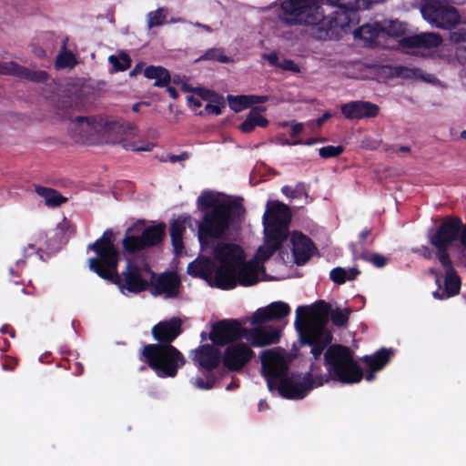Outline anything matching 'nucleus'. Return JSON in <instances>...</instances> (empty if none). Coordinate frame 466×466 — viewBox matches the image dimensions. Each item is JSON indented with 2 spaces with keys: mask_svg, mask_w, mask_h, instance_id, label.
<instances>
[{
  "mask_svg": "<svg viewBox=\"0 0 466 466\" xmlns=\"http://www.w3.org/2000/svg\"><path fill=\"white\" fill-rule=\"evenodd\" d=\"M201 212L198 235L202 252L188 264L187 273L208 281L211 287L232 289L237 285L251 286L258 280L259 261L268 259L287 238L291 213L279 201H268L263 215L265 242L255 259L246 260L244 250L237 244L219 242L210 247L209 240L229 239L241 228L245 215L242 198L218 191L204 190L197 198Z\"/></svg>",
  "mask_w": 466,
  "mask_h": 466,
  "instance_id": "1",
  "label": "nucleus"
},
{
  "mask_svg": "<svg viewBox=\"0 0 466 466\" xmlns=\"http://www.w3.org/2000/svg\"><path fill=\"white\" fill-rule=\"evenodd\" d=\"M113 240L114 233L107 229L101 238L88 245L87 249L96 254L88 259V266L92 271L100 278L116 284L125 296L145 290L149 282H152L150 292L154 296L174 298L178 295L180 280L176 273H163L153 281L154 273L147 264L127 259L126 269L118 274L119 254Z\"/></svg>",
  "mask_w": 466,
  "mask_h": 466,
  "instance_id": "2",
  "label": "nucleus"
},
{
  "mask_svg": "<svg viewBox=\"0 0 466 466\" xmlns=\"http://www.w3.org/2000/svg\"><path fill=\"white\" fill-rule=\"evenodd\" d=\"M360 0H284L279 19L288 25H311L319 38L339 35L354 24Z\"/></svg>",
  "mask_w": 466,
  "mask_h": 466,
  "instance_id": "3",
  "label": "nucleus"
},
{
  "mask_svg": "<svg viewBox=\"0 0 466 466\" xmlns=\"http://www.w3.org/2000/svg\"><path fill=\"white\" fill-rule=\"evenodd\" d=\"M430 243L436 249V256L444 268V277L435 274L438 289L432 292L437 299H447L459 294L461 279L456 273L451 255L457 265L466 267V226L457 218H445L435 231L428 234Z\"/></svg>",
  "mask_w": 466,
  "mask_h": 466,
  "instance_id": "4",
  "label": "nucleus"
},
{
  "mask_svg": "<svg viewBox=\"0 0 466 466\" xmlns=\"http://www.w3.org/2000/svg\"><path fill=\"white\" fill-rule=\"evenodd\" d=\"M261 372L269 391L277 390L286 399H303L312 389L328 381L320 366L312 363L308 373L289 374V359L284 350L273 348L260 353Z\"/></svg>",
  "mask_w": 466,
  "mask_h": 466,
  "instance_id": "5",
  "label": "nucleus"
},
{
  "mask_svg": "<svg viewBox=\"0 0 466 466\" xmlns=\"http://www.w3.org/2000/svg\"><path fill=\"white\" fill-rule=\"evenodd\" d=\"M181 333V320L172 318L154 326L152 334L162 344H148L143 348L141 360L159 378H174L186 363L182 353L170 343Z\"/></svg>",
  "mask_w": 466,
  "mask_h": 466,
  "instance_id": "6",
  "label": "nucleus"
},
{
  "mask_svg": "<svg viewBox=\"0 0 466 466\" xmlns=\"http://www.w3.org/2000/svg\"><path fill=\"white\" fill-rule=\"evenodd\" d=\"M392 356V350L385 348L372 355L364 356L362 360L369 368L364 375L365 380L369 382L372 381L375 379L374 373L381 370ZM324 357L328 376L331 380L345 384H352L360 382L363 378V372L353 360V353L349 348L341 345H332L326 350Z\"/></svg>",
  "mask_w": 466,
  "mask_h": 466,
  "instance_id": "7",
  "label": "nucleus"
},
{
  "mask_svg": "<svg viewBox=\"0 0 466 466\" xmlns=\"http://www.w3.org/2000/svg\"><path fill=\"white\" fill-rule=\"evenodd\" d=\"M281 329L265 325L251 329L243 328L237 320H221L213 325L209 339L216 345H229L245 339L253 347H265L279 342Z\"/></svg>",
  "mask_w": 466,
  "mask_h": 466,
  "instance_id": "8",
  "label": "nucleus"
},
{
  "mask_svg": "<svg viewBox=\"0 0 466 466\" xmlns=\"http://www.w3.org/2000/svg\"><path fill=\"white\" fill-rule=\"evenodd\" d=\"M326 323L325 319L312 317L307 307L299 306L296 309L295 329L301 343L310 347V353L315 360L320 357L332 339Z\"/></svg>",
  "mask_w": 466,
  "mask_h": 466,
  "instance_id": "9",
  "label": "nucleus"
},
{
  "mask_svg": "<svg viewBox=\"0 0 466 466\" xmlns=\"http://www.w3.org/2000/svg\"><path fill=\"white\" fill-rule=\"evenodd\" d=\"M70 136L79 143L109 144L117 127L100 116H76L68 125Z\"/></svg>",
  "mask_w": 466,
  "mask_h": 466,
  "instance_id": "10",
  "label": "nucleus"
},
{
  "mask_svg": "<svg viewBox=\"0 0 466 466\" xmlns=\"http://www.w3.org/2000/svg\"><path fill=\"white\" fill-rule=\"evenodd\" d=\"M420 11L431 26L440 29L451 30L461 21L459 11L445 0H420Z\"/></svg>",
  "mask_w": 466,
  "mask_h": 466,
  "instance_id": "11",
  "label": "nucleus"
},
{
  "mask_svg": "<svg viewBox=\"0 0 466 466\" xmlns=\"http://www.w3.org/2000/svg\"><path fill=\"white\" fill-rule=\"evenodd\" d=\"M165 236L162 224L146 227L141 220L128 228L122 244L128 252H136L158 245Z\"/></svg>",
  "mask_w": 466,
  "mask_h": 466,
  "instance_id": "12",
  "label": "nucleus"
},
{
  "mask_svg": "<svg viewBox=\"0 0 466 466\" xmlns=\"http://www.w3.org/2000/svg\"><path fill=\"white\" fill-rule=\"evenodd\" d=\"M190 358L196 366L207 372L205 379L198 377L191 380V383L199 390L212 389L216 379L210 371L223 362L221 351L214 345L205 344L192 350Z\"/></svg>",
  "mask_w": 466,
  "mask_h": 466,
  "instance_id": "13",
  "label": "nucleus"
},
{
  "mask_svg": "<svg viewBox=\"0 0 466 466\" xmlns=\"http://www.w3.org/2000/svg\"><path fill=\"white\" fill-rule=\"evenodd\" d=\"M442 44V38L438 33H421L403 37L399 41L400 48L410 55L431 56Z\"/></svg>",
  "mask_w": 466,
  "mask_h": 466,
  "instance_id": "14",
  "label": "nucleus"
},
{
  "mask_svg": "<svg viewBox=\"0 0 466 466\" xmlns=\"http://www.w3.org/2000/svg\"><path fill=\"white\" fill-rule=\"evenodd\" d=\"M254 356L251 348L241 341L227 346L223 357V364L228 370H240Z\"/></svg>",
  "mask_w": 466,
  "mask_h": 466,
  "instance_id": "15",
  "label": "nucleus"
},
{
  "mask_svg": "<svg viewBox=\"0 0 466 466\" xmlns=\"http://www.w3.org/2000/svg\"><path fill=\"white\" fill-rule=\"evenodd\" d=\"M383 34L380 22L367 23L354 31V38L363 46L394 47L393 45L384 42Z\"/></svg>",
  "mask_w": 466,
  "mask_h": 466,
  "instance_id": "16",
  "label": "nucleus"
},
{
  "mask_svg": "<svg viewBox=\"0 0 466 466\" xmlns=\"http://www.w3.org/2000/svg\"><path fill=\"white\" fill-rule=\"evenodd\" d=\"M291 309L284 301H274L266 307L258 309L249 318L252 325H259L268 321H281L289 315Z\"/></svg>",
  "mask_w": 466,
  "mask_h": 466,
  "instance_id": "17",
  "label": "nucleus"
},
{
  "mask_svg": "<svg viewBox=\"0 0 466 466\" xmlns=\"http://www.w3.org/2000/svg\"><path fill=\"white\" fill-rule=\"evenodd\" d=\"M112 125L117 127V131L111 133L112 137L116 138L115 141H109V144H121L127 150L131 151H150L153 145L146 143L144 145H137L135 142H129L130 138H135L139 136V130L135 125L121 126L116 122H111Z\"/></svg>",
  "mask_w": 466,
  "mask_h": 466,
  "instance_id": "18",
  "label": "nucleus"
},
{
  "mask_svg": "<svg viewBox=\"0 0 466 466\" xmlns=\"http://www.w3.org/2000/svg\"><path fill=\"white\" fill-rule=\"evenodd\" d=\"M289 241L294 262L297 265L305 264L315 251L313 242L306 235L298 231L291 234Z\"/></svg>",
  "mask_w": 466,
  "mask_h": 466,
  "instance_id": "19",
  "label": "nucleus"
},
{
  "mask_svg": "<svg viewBox=\"0 0 466 466\" xmlns=\"http://www.w3.org/2000/svg\"><path fill=\"white\" fill-rule=\"evenodd\" d=\"M0 75L13 76L20 79L38 83L45 82L47 79V74L45 71H31L13 61L0 62Z\"/></svg>",
  "mask_w": 466,
  "mask_h": 466,
  "instance_id": "20",
  "label": "nucleus"
},
{
  "mask_svg": "<svg viewBox=\"0 0 466 466\" xmlns=\"http://www.w3.org/2000/svg\"><path fill=\"white\" fill-rule=\"evenodd\" d=\"M341 112L348 119H360L377 116L379 107L370 102L352 101L342 105Z\"/></svg>",
  "mask_w": 466,
  "mask_h": 466,
  "instance_id": "21",
  "label": "nucleus"
},
{
  "mask_svg": "<svg viewBox=\"0 0 466 466\" xmlns=\"http://www.w3.org/2000/svg\"><path fill=\"white\" fill-rule=\"evenodd\" d=\"M230 108L235 112H240L254 104H262L268 101L266 96L255 95H241L232 96L228 95L227 97Z\"/></svg>",
  "mask_w": 466,
  "mask_h": 466,
  "instance_id": "22",
  "label": "nucleus"
},
{
  "mask_svg": "<svg viewBox=\"0 0 466 466\" xmlns=\"http://www.w3.org/2000/svg\"><path fill=\"white\" fill-rule=\"evenodd\" d=\"M264 110L265 107L262 106L251 109L245 121L240 125V130L244 133H249L252 132L256 127H267L268 121L261 115V112Z\"/></svg>",
  "mask_w": 466,
  "mask_h": 466,
  "instance_id": "23",
  "label": "nucleus"
},
{
  "mask_svg": "<svg viewBox=\"0 0 466 466\" xmlns=\"http://www.w3.org/2000/svg\"><path fill=\"white\" fill-rule=\"evenodd\" d=\"M212 91L198 88L191 95L187 96V105L196 114L204 115V110H201V107H205V104H207L208 99H212Z\"/></svg>",
  "mask_w": 466,
  "mask_h": 466,
  "instance_id": "24",
  "label": "nucleus"
},
{
  "mask_svg": "<svg viewBox=\"0 0 466 466\" xmlns=\"http://www.w3.org/2000/svg\"><path fill=\"white\" fill-rule=\"evenodd\" d=\"M380 24L383 30V38L386 43H388V39L390 37L402 35L407 29V24L399 20H383Z\"/></svg>",
  "mask_w": 466,
  "mask_h": 466,
  "instance_id": "25",
  "label": "nucleus"
},
{
  "mask_svg": "<svg viewBox=\"0 0 466 466\" xmlns=\"http://www.w3.org/2000/svg\"><path fill=\"white\" fill-rule=\"evenodd\" d=\"M144 75L148 79H154V86L159 87L167 86L170 81L168 71L161 66H147L144 71Z\"/></svg>",
  "mask_w": 466,
  "mask_h": 466,
  "instance_id": "26",
  "label": "nucleus"
},
{
  "mask_svg": "<svg viewBox=\"0 0 466 466\" xmlns=\"http://www.w3.org/2000/svg\"><path fill=\"white\" fill-rule=\"evenodd\" d=\"M35 192L38 196L44 198L46 205L48 207H58L67 200L66 198L63 197L56 190L52 188L36 187Z\"/></svg>",
  "mask_w": 466,
  "mask_h": 466,
  "instance_id": "27",
  "label": "nucleus"
},
{
  "mask_svg": "<svg viewBox=\"0 0 466 466\" xmlns=\"http://www.w3.org/2000/svg\"><path fill=\"white\" fill-rule=\"evenodd\" d=\"M185 229V221L181 219L174 220L170 225V237L176 253H180L182 250V237Z\"/></svg>",
  "mask_w": 466,
  "mask_h": 466,
  "instance_id": "28",
  "label": "nucleus"
},
{
  "mask_svg": "<svg viewBox=\"0 0 466 466\" xmlns=\"http://www.w3.org/2000/svg\"><path fill=\"white\" fill-rule=\"evenodd\" d=\"M360 271L356 268H343L340 267L333 268L329 277L337 284H343L347 280H353L358 275Z\"/></svg>",
  "mask_w": 466,
  "mask_h": 466,
  "instance_id": "29",
  "label": "nucleus"
},
{
  "mask_svg": "<svg viewBox=\"0 0 466 466\" xmlns=\"http://www.w3.org/2000/svg\"><path fill=\"white\" fill-rule=\"evenodd\" d=\"M398 73L405 78L422 79L428 83H434L437 81L434 76L431 74L424 75L422 70L418 67L402 66L399 68Z\"/></svg>",
  "mask_w": 466,
  "mask_h": 466,
  "instance_id": "30",
  "label": "nucleus"
},
{
  "mask_svg": "<svg viewBox=\"0 0 466 466\" xmlns=\"http://www.w3.org/2000/svg\"><path fill=\"white\" fill-rule=\"evenodd\" d=\"M225 106L224 99L221 96L213 92L212 99H208L205 104L204 115L218 116L221 114L222 107Z\"/></svg>",
  "mask_w": 466,
  "mask_h": 466,
  "instance_id": "31",
  "label": "nucleus"
},
{
  "mask_svg": "<svg viewBox=\"0 0 466 466\" xmlns=\"http://www.w3.org/2000/svg\"><path fill=\"white\" fill-rule=\"evenodd\" d=\"M76 64L75 55L66 49V45L63 46L61 53L57 56L56 60V66L60 68H72Z\"/></svg>",
  "mask_w": 466,
  "mask_h": 466,
  "instance_id": "32",
  "label": "nucleus"
},
{
  "mask_svg": "<svg viewBox=\"0 0 466 466\" xmlns=\"http://www.w3.org/2000/svg\"><path fill=\"white\" fill-rule=\"evenodd\" d=\"M108 61L116 71H125L131 66L129 56L124 52L110 56Z\"/></svg>",
  "mask_w": 466,
  "mask_h": 466,
  "instance_id": "33",
  "label": "nucleus"
},
{
  "mask_svg": "<svg viewBox=\"0 0 466 466\" xmlns=\"http://www.w3.org/2000/svg\"><path fill=\"white\" fill-rule=\"evenodd\" d=\"M166 19L165 10L163 8H158L155 11H151L147 15V27L149 29L160 26L164 24Z\"/></svg>",
  "mask_w": 466,
  "mask_h": 466,
  "instance_id": "34",
  "label": "nucleus"
},
{
  "mask_svg": "<svg viewBox=\"0 0 466 466\" xmlns=\"http://www.w3.org/2000/svg\"><path fill=\"white\" fill-rule=\"evenodd\" d=\"M350 310L347 309H336L331 311L330 319L334 325L343 327L347 324L350 316Z\"/></svg>",
  "mask_w": 466,
  "mask_h": 466,
  "instance_id": "35",
  "label": "nucleus"
},
{
  "mask_svg": "<svg viewBox=\"0 0 466 466\" xmlns=\"http://www.w3.org/2000/svg\"><path fill=\"white\" fill-rule=\"evenodd\" d=\"M202 59L216 60L221 63L230 62V58L227 56L221 49L211 48L208 50L202 56Z\"/></svg>",
  "mask_w": 466,
  "mask_h": 466,
  "instance_id": "36",
  "label": "nucleus"
},
{
  "mask_svg": "<svg viewBox=\"0 0 466 466\" xmlns=\"http://www.w3.org/2000/svg\"><path fill=\"white\" fill-rule=\"evenodd\" d=\"M343 151L340 146H326L319 149V154L324 158L334 157L340 155Z\"/></svg>",
  "mask_w": 466,
  "mask_h": 466,
  "instance_id": "37",
  "label": "nucleus"
},
{
  "mask_svg": "<svg viewBox=\"0 0 466 466\" xmlns=\"http://www.w3.org/2000/svg\"><path fill=\"white\" fill-rule=\"evenodd\" d=\"M360 258L370 261L378 268L384 267L387 263V258L380 254H371L370 256H360Z\"/></svg>",
  "mask_w": 466,
  "mask_h": 466,
  "instance_id": "38",
  "label": "nucleus"
},
{
  "mask_svg": "<svg viewBox=\"0 0 466 466\" xmlns=\"http://www.w3.org/2000/svg\"><path fill=\"white\" fill-rule=\"evenodd\" d=\"M450 40L454 44H461L466 42V29L460 28L456 31H453L450 35Z\"/></svg>",
  "mask_w": 466,
  "mask_h": 466,
  "instance_id": "39",
  "label": "nucleus"
},
{
  "mask_svg": "<svg viewBox=\"0 0 466 466\" xmlns=\"http://www.w3.org/2000/svg\"><path fill=\"white\" fill-rule=\"evenodd\" d=\"M278 68L294 73H299L300 71L299 67L292 60L289 59H284L280 61Z\"/></svg>",
  "mask_w": 466,
  "mask_h": 466,
  "instance_id": "40",
  "label": "nucleus"
},
{
  "mask_svg": "<svg viewBox=\"0 0 466 466\" xmlns=\"http://www.w3.org/2000/svg\"><path fill=\"white\" fill-rule=\"evenodd\" d=\"M331 116V114L329 112H325L322 116L318 118L317 120L309 121L307 123V126L310 127L312 130H315L317 128H319L323 123L329 119Z\"/></svg>",
  "mask_w": 466,
  "mask_h": 466,
  "instance_id": "41",
  "label": "nucleus"
},
{
  "mask_svg": "<svg viewBox=\"0 0 466 466\" xmlns=\"http://www.w3.org/2000/svg\"><path fill=\"white\" fill-rule=\"evenodd\" d=\"M277 139L281 146H295L304 144L301 139H293L292 141H289V139L285 138L283 135H279ZM312 143L313 142L309 141L306 142L305 144L311 145Z\"/></svg>",
  "mask_w": 466,
  "mask_h": 466,
  "instance_id": "42",
  "label": "nucleus"
},
{
  "mask_svg": "<svg viewBox=\"0 0 466 466\" xmlns=\"http://www.w3.org/2000/svg\"><path fill=\"white\" fill-rule=\"evenodd\" d=\"M262 59L267 60L270 66L277 67V68L279 67V63H280V61L279 59V56L276 52H271L269 54H263Z\"/></svg>",
  "mask_w": 466,
  "mask_h": 466,
  "instance_id": "43",
  "label": "nucleus"
},
{
  "mask_svg": "<svg viewBox=\"0 0 466 466\" xmlns=\"http://www.w3.org/2000/svg\"><path fill=\"white\" fill-rule=\"evenodd\" d=\"M305 125L303 123L299 122H291L290 124V137L293 139H297V136L302 133L304 130Z\"/></svg>",
  "mask_w": 466,
  "mask_h": 466,
  "instance_id": "44",
  "label": "nucleus"
},
{
  "mask_svg": "<svg viewBox=\"0 0 466 466\" xmlns=\"http://www.w3.org/2000/svg\"><path fill=\"white\" fill-rule=\"evenodd\" d=\"M25 266V259H19L15 262V268H10L9 269V272H10V275L12 276H15V277H18L19 276V271L21 269H23Z\"/></svg>",
  "mask_w": 466,
  "mask_h": 466,
  "instance_id": "45",
  "label": "nucleus"
},
{
  "mask_svg": "<svg viewBox=\"0 0 466 466\" xmlns=\"http://www.w3.org/2000/svg\"><path fill=\"white\" fill-rule=\"evenodd\" d=\"M188 158V154L184 152V153H181L179 155H170L168 156V160L171 162V163H176V162H178V161H183V160H186Z\"/></svg>",
  "mask_w": 466,
  "mask_h": 466,
  "instance_id": "46",
  "label": "nucleus"
},
{
  "mask_svg": "<svg viewBox=\"0 0 466 466\" xmlns=\"http://www.w3.org/2000/svg\"><path fill=\"white\" fill-rule=\"evenodd\" d=\"M34 252L39 253V249H36L35 245L29 244L25 249H24V258H26L33 254Z\"/></svg>",
  "mask_w": 466,
  "mask_h": 466,
  "instance_id": "47",
  "label": "nucleus"
},
{
  "mask_svg": "<svg viewBox=\"0 0 466 466\" xmlns=\"http://www.w3.org/2000/svg\"><path fill=\"white\" fill-rule=\"evenodd\" d=\"M282 193L289 197V198H294V190L289 187V186H284L281 189Z\"/></svg>",
  "mask_w": 466,
  "mask_h": 466,
  "instance_id": "48",
  "label": "nucleus"
},
{
  "mask_svg": "<svg viewBox=\"0 0 466 466\" xmlns=\"http://www.w3.org/2000/svg\"><path fill=\"white\" fill-rule=\"evenodd\" d=\"M193 25L195 26H197V27H199V28L205 30L206 32H208V33L212 32L211 27L209 25H204V24H201V23H198V22L194 23Z\"/></svg>",
  "mask_w": 466,
  "mask_h": 466,
  "instance_id": "49",
  "label": "nucleus"
},
{
  "mask_svg": "<svg viewBox=\"0 0 466 466\" xmlns=\"http://www.w3.org/2000/svg\"><path fill=\"white\" fill-rule=\"evenodd\" d=\"M383 0H360V3H361V6L366 8L370 4L380 3Z\"/></svg>",
  "mask_w": 466,
  "mask_h": 466,
  "instance_id": "50",
  "label": "nucleus"
},
{
  "mask_svg": "<svg viewBox=\"0 0 466 466\" xmlns=\"http://www.w3.org/2000/svg\"><path fill=\"white\" fill-rule=\"evenodd\" d=\"M167 91L172 98L176 99L177 97V93L175 87L167 86Z\"/></svg>",
  "mask_w": 466,
  "mask_h": 466,
  "instance_id": "51",
  "label": "nucleus"
},
{
  "mask_svg": "<svg viewBox=\"0 0 466 466\" xmlns=\"http://www.w3.org/2000/svg\"><path fill=\"white\" fill-rule=\"evenodd\" d=\"M258 407L259 411H263L268 408L267 402L264 400H259Z\"/></svg>",
  "mask_w": 466,
  "mask_h": 466,
  "instance_id": "52",
  "label": "nucleus"
},
{
  "mask_svg": "<svg viewBox=\"0 0 466 466\" xmlns=\"http://www.w3.org/2000/svg\"><path fill=\"white\" fill-rule=\"evenodd\" d=\"M142 105H147V104H146V103H144V102L136 103V104L133 106L132 110H133L134 112H138V111L140 110V106H141Z\"/></svg>",
  "mask_w": 466,
  "mask_h": 466,
  "instance_id": "53",
  "label": "nucleus"
},
{
  "mask_svg": "<svg viewBox=\"0 0 466 466\" xmlns=\"http://www.w3.org/2000/svg\"><path fill=\"white\" fill-rule=\"evenodd\" d=\"M370 230L369 229H364L360 232V238L364 239L365 238H367L369 235H370Z\"/></svg>",
  "mask_w": 466,
  "mask_h": 466,
  "instance_id": "54",
  "label": "nucleus"
},
{
  "mask_svg": "<svg viewBox=\"0 0 466 466\" xmlns=\"http://www.w3.org/2000/svg\"><path fill=\"white\" fill-rule=\"evenodd\" d=\"M290 124H291V122L282 121V122H279L278 126L280 127H290Z\"/></svg>",
  "mask_w": 466,
  "mask_h": 466,
  "instance_id": "55",
  "label": "nucleus"
},
{
  "mask_svg": "<svg viewBox=\"0 0 466 466\" xmlns=\"http://www.w3.org/2000/svg\"><path fill=\"white\" fill-rule=\"evenodd\" d=\"M8 329H9L8 325H4V326L1 328V331H2V333H8V332H9Z\"/></svg>",
  "mask_w": 466,
  "mask_h": 466,
  "instance_id": "56",
  "label": "nucleus"
},
{
  "mask_svg": "<svg viewBox=\"0 0 466 466\" xmlns=\"http://www.w3.org/2000/svg\"><path fill=\"white\" fill-rule=\"evenodd\" d=\"M400 150L402 152H408L410 150V148L408 147H400Z\"/></svg>",
  "mask_w": 466,
  "mask_h": 466,
  "instance_id": "57",
  "label": "nucleus"
},
{
  "mask_svg": "<svg viewBox=\"0 0 466 466\" xmlns=\"http://www.w3.org/2000/svg\"><path fill=\"white\" fill-rule=\"evenodd\" d=\"M461 137L466 139V130L461 132Z\"/></svg>",
  "mask_w": 466,
  "mask_h": 466,
  "instance_id": "58",
  "label": "nucleus"
},
{
  "mask_svg": "<svg viewBox=\"0 0 466 466\" xmlns=\"http://www.w3.org/2000/svg\"><path fill=\"white\" fill-rule=\"evenodd\" d=\"M170 22H171V23H178V22H182V19H180V18H177V19H172Z\"/></svg>",
  "mask_w": 466,
  "mask_h": 466,
  "instance_id": "59",
  "label": "nucleus"
},
{
  "mask_svg": "<svg viewBox=\"0 0 466 466\" xmlns=\"http://www.w3.org/2000/svg\"><path fill=\"white\" fill-rule=\"evenodd\" d=\"M8 333L12 338H15V334L14 330L9 331Z\"/></svg>",
  "mask_w": 466,
  "mask_h": 466,
  "instance_id": "60",
  "label": "nucleus"
},
{
  "mask_svg": "<svg viewBox=\"0 0 466 466\" xmlns=\"http://www.w3.org/2000/svg\"><path fill=\"white\" fill-rule=\"evenodd\" d=\"M201 338H202V340L206 339V332H202L201 333Z\"/></svg>",
  "mask_w": 466,
  "mask_h": 466,
  "instance_id": "61",
  "label": "nucleus"
},
{
  "mask_svg": "<svg viewBox=\"0 0 466 466\" xmlns=\"http://www.w3.org/2000/svg\"><path fill=\"white\" fill-rule=\"evenodd\" d=\"M3 369H4V370H10L11 368H9V367H8V365L4 364V365H3Z\"/></svg>",
  "mask_w": 466,
  "mask_h": 466,
  "instance_id": "62",
  "label": "nucleus"
},
{
  "mask_svg": "<svg viewBox=\"0 0 466 466\" xmlns=\"http://www.w3.org/2000/svg\"><path fill=\"white\" fill-rule=\"evenodd\" d=\"M136 72H137V68H135V69L131 72V76H132V75H135V74H136Z\"/></svg>",
  "mask_w": 466,
  "mask_h": 466,
  "instance_id": "63",
  "label": "nucleus"
},
{
  "mask_svg": "<svg viewBox=\"0 0 466 466\" xmlns=\"http://www.w3.org/2000/svg\"><path fill=\"white\" fill-rule=\"evenodd\" d=\"M226 389L227 390H229L231 389V385H228Z\"/></svg>",
  "mask_w": 466,
  "mask_h": 466,
  "instance_id": "64",
  "label": "nucleus"
}]
</instances>
